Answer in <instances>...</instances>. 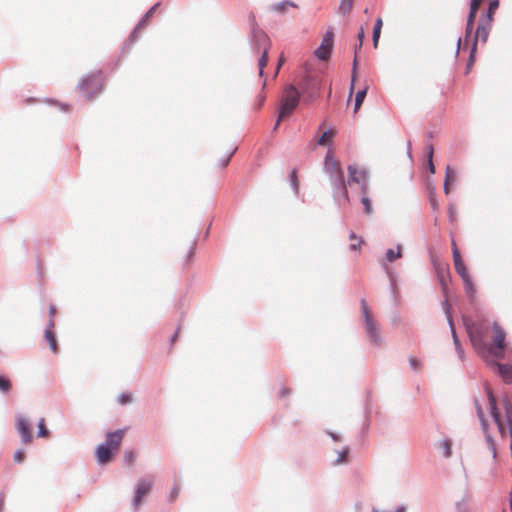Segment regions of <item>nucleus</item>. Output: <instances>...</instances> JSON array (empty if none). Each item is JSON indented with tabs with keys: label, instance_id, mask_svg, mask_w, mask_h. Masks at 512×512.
<instances>
[{
	"label": "nucleus",
	"instance_id": "1",
	"mask_svg": "<svg viewBox=\"0 0 512 512\" xmlns=\"http://www.w3.org/2000/svg\"><path fill=\"white\" fill-rule=\"evenodd\" d=\"M324 171L328 175L335 202L339 205L342 203H348L349 194L344 177V171L340 162L334 158L331 152H328L325 157Z\"/></svg>",
	"mask_w": 512,
	"mask_h": 512
},
{
	"label": "nucleus",
	"instance_id": "2",
	"mask_svg": "<svg viewBox=\"0 0 512 512\" xmlns=\"http://www.w3.org/2000/svg\"><path fill=\"white\" fill-rule=\"evenodd\" d=\"M77 91L86 101H92L102 94L104 89V75L101 70H96L82 76L76 86Z\"/></svg>",
	"mask_w": 512,
	"mask_h": 512
},
{
	"label": "nucleus",
	"instance_id": "3",
	"mask_svg": "<svg viewBox=\"0 0 512 512\" xmlns=\"http://www.w3.org/2000/svg\"><path fill=\"white\" fill-rule=\"evenodd\" d=\"M361 311L364 317V330L370 341L377 347L383 345L384 340L381 336L379 325L373 319L372 313L364 299L361 300Z\"/></svg>",
	"mask_w": 512,
	"mask_h": 512
},
{
	"label": "nucleus",
	"instance_id": "4",
	"mask_svg": "<svg viewBox=\"0 0 512 512\" xmlns=\"http://www.w3.org/2000/svg\"><path fill=\"white\" fill-rule=\"evenodd\" d=\"M251 37H252V45L254 47H257L258 49H260L262 46L264 47L263 52H262L260 58L258 59L259 75L263 76L264 68L266 67V65L268 63V48L266 46L268 43V36L253 21Z\"/></svg>",
	"mask_w": 512,
	"mask_h": 512
},
{
	"label": "nucleus",
	"instance_id": "5",
	"mask_svg": "<svg viewBox=\"0 0 512 512\" xmlns=\"http://www.w3.org/2000/svg\"><path fill=\"white\" fill-rule=\"evenodd\" d=\"M299 87L303 102L309 104L319 96L321 80L318 76L307 74L301 80Z\"/></svg>",
	"mask_w": 512,
	"mask_h": 512
},
{
	"label": "nucleus",
	"instance_id": "6",
	"mask_svg": "<svg viewBox=\"0 0 512 512\" xmlns=\"http://www.w3.org/2000/svg\"><path fill=\"white\" fill-rule=\"evenodd\" d=\"M301 99V93L299 89L293 85L289 84L285 90L284 95L281 99L280 105V119H283L289 116L294 109L298 106Z\"/></svg>",
	"mask_w": 512,
	"mask_h": 512
},
{
	"label": "nucleus",
	"instance_id": "7",
	"mask_svg": "<svg viewBox=\"0 0 512 512\" xmlns=\"http://www.w3.org/2000/svg\"><path fill=\"white\" fill-rule=\"evenodd\" d=\"M152 481L146 479V478H140L137 480L135 488H134V496L131 502V506L133 510H138L143 498L149 494V492L152 489Z\"/></svg>",
	"mask_w": 512,
	"mask_h": 512
},
{
	"label": "nucleus",
	"instance_id": "8",
	"mask_svg": "<svg viewBox=\"0 0 512 512\" xmlns=\"http://www.w3.org/2000/svg\"><path fill=\"white\" fill-rule=\"evenodd\" d=\"M348 179L346 181L347 185L352 184H360L366 180L370 179L369 171L362 166H359L356 163L349 164L347 167Z\"/></svg>",
	"mask_w": 512,
	"mask_h": 512
},
{
	"label": "nucleus",
	"instance_id": "9",
	"mask_svg": "<svg viewBox=\"0 0 512 512\" xmlns=\"http://www.w3.org/2000/svg\"><path fill=\"white\" fill-rule=\"evenodd\" d=\"M15 428L23 444H28L32 441L30 422L22 413L15 414Z\"/></svg>",
	"mask_w": 512,
	"mask_h": 512
},
{
	"label": "nucleus",
	"instance_id": "10",
	"mask_svg": "<svg viewBox=\"0 0 512 512\" xmlns=\"http://www.w3.org/2000/svg\"><path fill=\"white\" fill-rule=\"evenodd\" d=\"M493 342L490 346V351L494 354L496 357H502L503 356V350H504V342H505V331L496 323H493Z\"/></svg>",
	"mask_w": 512,
	"mask_h": 512
},
{
	"label": "nucleus",
	"instance_id": "11",
	"mask_svg": "<svg viewBox=\"0 0 512 512\" xmlns=\"http://www.w3.org/2000/svg\"><path fill=\"white\" fill-rule=\"evenodd\" d=\"M475 406H476L477 416H478V418L480 420L481 428H482V431L484 433V436H485L488 448H489V450L492 453V457L495 459L496 456H497L495 440L491 436V434L488 432V427H487L488 425H487V422H486L485 417H484L483 409L479 405L477 400H475Z\"/></svg>",
	"mask_w": 512,
	"mask_h": 512
},
{
	"label": "nucleus",
	"instance_id": "12",
	"mask_svg": "<svg viewBox=\"0 0 512 512\" xmlns=\"http://www.w3.org/2000/svg\"><path fill=\"white\" fill-rule=\"evenodd\" d=\"M334 33L331 29H328L323 35V40L320 47L315 51L316 56L320 60H327L332 51Z\"/></svg>",
	"mask_w": 512,
	"mask_h": 512
},
{
	"label": "nucleus",
	"instance_id": "13",
	"mask_svg": "<svg viewBox=\"0 0 512 512\" xmlns=\"http://www.w3.org/2000/svg\"><path fill=\"white\" fill-rule=\"evenodd\" d=\"M443 309H444V312L446 314L447 321H448V324H449V327H450V330H451V334H452L455 350L458 353L459 357L462 358V356H463V349L461 348L460 341H459V339H458V337L456 335L455 327H454V323H453V319H452V315H451L450 308H449V305H448L447 301H444Z\"/></svg>",
	"mask_w": 512,
	"mask_h": 512
},
{
	"label": "nucleus",
	"instance_id": "14",
	"mask_svg": "<svg viewBox=\"0 0 512 512\" xmlns=\"http://www.w3.org/2000/svg\"><path fill=\"white\" fill-rule=\"evenodd\" d=\"M492 27V22H488L484 19H481L478 23L476 33L473 40H476V43L478 42V39L480 38L482 42H486L490 33Z\"/></svg>",
	"mask_w": 512,
	"mask_h": 512
},
{
	"label": "nucleus",
	"instance_id": "15",
	"mask_svg": "<svg viewBox=\"0 0 512 512\" xmlns=\"http://www.w3.org/2000/svg\"><path fill=\"white\" fill-rule=\"evenodd\" d=\"M53 327H54V320L49 319L48 325L44 331V338L49 343L50 350L54 354H56L58 352V344H57L56 336L53 331Z\"/></svg>",
	"mask_w": 512,
	"mask_h": 512
},
{
	"label": "nucleus",
	"instance_id": "16",
	"mask_svg": "<svg viewBox=\"0 0 512 512\" xmlns=\"http://www.w3.org/2000/svg\"><path fill=\"white\" fill-rule=\"evenodd\" d=\"M122 437H123V430L117 429L114 432H109L106 435V439L103 442V444L106 445L107 447L111 448L113 451H116L121 442Z\"/></svg>",
	"mask_w": 512,
	"mask_h": 512
},
{
	"label": "nucleus",
	"instance_id": "17",
	"mask_svg": "<svg viewBox=\"0 0 512 512\" xmlns=\"http://www.w3.org/2000/svg\"><path fill=\"white\" fill-rule=\"evenodd\" d=\"M113 452L114 451L111 448L107 447L103 443H100L96 448L95 457L99 463L103 464L110 460Z\"/></svg>",
	"mask_w": 512,
	"mask_h": 512
},
{
	"label": "nucleus",
	"instance_id": "18",
	"mask_svg": "<svg viewBox=\"0 0 512 512\" xmlns=\"http://www.w3.org/2000/svg\"><path fill=\"white\" fill-rule=\"evenodd\" d=\"M297 4L290 0H283L269 6L271 11L279 14H285L289 8H296Z\"/></svg>",
	"mask_w": 512,
	"mask_h": 512
},
{
	"label": "nucleus",
	"instance_id": "19",
	"mask_svg": "<svg viewBox=\"0 0 512 512\" xmlns=\"http://www.w3.org/2000/svg\"><path fill=\"white\" fill-rule=\"evenodd\" d=\"M452 445L453 442L449 438H443L436 443V448L442 451L444 458H450L452 456Z\"/></svg>",
	"mask_w": 512,
	"mask_h": 512
},
{
	"label": "nucleus",
	"instance_id": "20",
	"mask_svg": "<svg viewBox=\"0 0 512 512\" xmlns=\"http://www.w3.org/2000/svg\"><path fill=\"white\" fill-rule=\"evenodd\" d=\"M496 367L498 373L503 377V379L506 382H512V365L497 363Z\"/></svg>",
	"mask_w": 512,
	"mask_h": 512
},
{
	"label": "nucleus",
	"instance_id": "21",
	"mask_svg": "<svg viewBox=\"0 0 512 512\" xmlns=\"http://www.w3.org/2000/svg\"><path fill=\"white\" fill-rule=\"evenodd\" d=\"M160 5V3L154 4L140 19L138 24L136 25V29H143L147 25L148 20L153 16L155 10Z\"/></svg>",
	"mask_w": 512,
	"mask_h": 512
},
{
	"label": "nucleus",
	"instance_id": "22",
	"mask_svg": "<svg viewBox=\"0 0 512 512\" xmlns=\"http://www.w3.org/2000/svg\"><path fill=\"white\" fill-rule=\"evenodd\" d=\"M382 25H383L382 19L380 17L377 18L375 21L373 33H372V41H373V46L375 48L378 46V41L380 38Z\"/></svg>",
	"mask_w": 512,
	"mask_h": 512
},
{
	"label": "nucleus",
	"instance_id": "23",
	"mask_svg": "<svg viewBox=\"0 0 512 512\" xmlns=\"http://www.w3.org/2000/svg\"><path fill=\"white\" fill-rule=\"evenodd\" d=\"M367 91H368V86H365L363 89L359 90L356 93L355 102H354V113H356L359 110L362 103L364 102L365 97L367 95Z\"/></svg>",
	"mask_w": 512,
	"mask_h": 512
},
{
	"label": "nucleus",
	"instance_id": "24",
	"mask_svg": "<svg viewBox=\"0 0 512 512\" xmlns=\"http://www.w3.org/2000/svg\"><path fill=\"white\" fill-rule=\"evenodd\" d=\"M11 388V380L7 376L0 374V393L6 395L10 392Z\"/></svg>",
	"mask_w": 512,
	"mask_h": 512
},
{
	"label": "nucleus",
	"instance_id": "25",
	"mask_svg": "<svg viewBox=\"0 0 512 512\" xmlns=\"http://www.w3.org/2000/svg\"><path fill=\"white\" fill-rule=\"evenodd\" d=\"M349 448L344 447L342 450L338 451L337 458L333 461V466H339L347 462L348 459Z\"/></svg>",
	"mask_w": 512,
	"mask_h": 512
},
{
	"label": "nucleus",
	"instance_id": "26",
	"mask_svg": "<svg viewBox=\"0 0 512 512\" xmlns=\"http://www.w3.org/2000/svg\"><path fill=\"white\" fill-rule=\"evenodd\" d=\"M386 259L389 262H394L395 260L402 257V246L400 244L397 245V251H394L393 249H388L386 251Z\"/></svg>",
	"mask_w": 512,
	"mask_h": 512
},
{
	"label": "nucleus",
	"instance_id": "27",
	"mask_svg": "<svg viewBox=\"0 0 512 512\" xmlns=\"http://www.w3.org/2000/svg\"><path fill=\"white\" fill-rule=\"evenodd\" d=\"M181 491V485L177 481L174 482L171 490L168 493L167 500L169 502H174L178 498Z\"/></svg>",
	"mask_w": 512,
	"mask_h": 512
},
{
	"label": "nucleus",
	"instance_id": "28",
	"mask_svg": "<svg viewBox=\"0 0 512 512\" xmlns=\"http://www.w3.org/2000/svg\"><path fill=\"white\" fill-rule=\"evenodd\" d=\"M454 266L461 279L468 278L470 276L463 261L454 262Z\"/></svg>",
	"mask_w": 512,
	"mask_h": 512
},
{
	"label": "nucleus",
	"instance_id": "29",
	"mask_svg": "<svg viewBox=\"0 0 512 512\" xmlns=\"http://www.w3.org/2000/svg\"><path fill=\"white\" fill-rule=\"evenodd\" d=\"M499 7V0H492L489 3L488 10L486 12V18L484 20L488 22H492L493 20V14L496 11V9Z\"/></svg>",
	"mask_w": 512,
	"mask_h": 512
},
{
	"label": "nucleus",
	"instance_id": "30",
	"mask_svg": "<svg viewBox=\"0 0 512 512\" xmlns=\"http://www.w3.org/2000/svg\"><path fill=\"white\" fill-rule=\"evenodd\" d=\"M289 181H290V186H291L294 194L298 195V193H299V181H298L297 172H296L295 169L291 172V174L289 176Z\"/></svg>",
	"mask_w": 512,
	"mask_h": 512
},
{
	"label": "nucleus",
	"instance_id": "31",
	"mask_svg": "<svg viewBox=\"0 0 512 512\" xmlns=\"http://www.w3.org/2000/svg\"><path fill=\"white\" fill-rule=\"evenodd\" d=\"M361 203L363 205L364 213L371 215L373 213L372 201L369 196H361Z\"/></svg>",
	"mask_w": 512,
	"mask_h": 512
},
{
	"label": "nucleus",
	"instance_id": "32",
	"mask_svg": "<svg viewBox=\"0 0 512 512\" xmlns=\"http://www.w3.org/2000/svg\"><path fill=\"white\" fill-rule=\"evenodd\" d=\"M117 402L120 404V405H128V404H131L133 402V397L130 393L128 392H123L121 393L118 398H117Z\"/></svg>",
	"mask_w": 512,
	"mask_h": 512
},
{
	"label": "nucleus",
	"instance_id": "33",
	"mask_svg": "<svg viewBox=\"0 0 512 512\" xmlns=\"http://www.w3.org/2000/svg\"><path fill=\"white\" fill-rule=\"evenodd\" d=\"M408 362H409V366L410 368L415 371V372H419L421 369H422V363L421 361L415 357V356H410L408 358Z\"/></svg>",
	"mask_w": 512,
	"mask_h": 512
},
{
	"label": "nucleus",
	"instance_id": "34",
	"mask_svg": "<svg viewBox=\"0 0 512 512\" xmlns=\"http://www.w3.org/2000/svg\"><path fill=\"white\" fill-rule=\"evenodd\" d=\"M476 14L469 13L467 17V23H466V29L465 34L466 37L470 35L473 31L474 22H475Z\"/></svg>",
	"mask_w": 512,
	"mask_h": 512
},
{
	"label": "nucleus",
	"instance_id": "35",
	"mask_svg": "<svg viewBox=\"0 0 512 512\" xmlns=\"http://www.w3.org/2000/svg\"><path fill=\"white\" fill-rule=\"evenodd\" d=\"M452 176H453L452 171H451L450 167L447 166L446 171H445L444 185H443V190H444L445 194L450 193L449 181L451 180Z\"/></svg>",
	"mask_w": 512,
	"mask_h": 512
},
{
	"label": "nucleus",
	"instance_id": "36",
	"mask_svg": "<svg viewBox=\"0 0 512 512\" xmlns=\"http://www.w3.org/2000/svg\"><path fill=\"white\" fill-rule=\"evenodd\" d=\"M48 434H49V430L45 427L44 419L41 418L40 421L38 422L37 436L44 438V437H47Z\"/></svg>",
	"mask_w": 512,
	"mask_h": 512
},
{
	"label": "nucleus",
	"instance_id": "37",
	"mask_svg": "<svg viewBox=\"0 0 512 512\" xmlns=\"http://www.w3.org/2000/svg\"><path fill=\"white\" fill-rule=\"evenodd\" d=\"M463 280V283H464V289L466 291L467 294H473L475 292V288H474V284L471 280V277L469 276L468 278H464L462 279Z\"/></svg>",
	"mask_w": 512,
	"mask_h": 512
},
{
	"label": "nucleus",
	"instance_id": "38",
	"mask_svg": "<svg viewBox=\"0 0 512 512\" xmlns=\"http://www.w3.org/2000/svg\"><path fill=\"white\" fill-rule=\"evenodd\" d=\"M354 0H341V4L339 9L343 10L344 14H347L351 11Z\"/></svg>",
	"mask_w": 512,
	"mask_h": 512
},
{
	"label": "nucleus",
	"instance_id": "39",
	"mask_svg": "<svg viewBox=\"0 0 512 512\" xmlns=\"http://www.w3.org/2000/svg\"><path fill=\"white\" fill-rule=\"evenodd\" d=\"M476 48H477L476 47V40H473L471 51H470V55H469V60H468V63H467V72L469 71L470 67L473 65Z\"/></svg>",
	"mask_w": 512,
	"mask_h": 512
},
{
	"label": "nucleus",
	"instance_id": "40",
	"mask_svg": "<svg viewBox=\"0 0 512 512\" xmlns=\"http://www.w3.org/2000/svg\"><path fill=\"white\" fill-rule=\"evenodd\" d=\"M358 185L360 186L361 196H364V195L368 196L369 191H370V179L366 180Z\"/></svg>",
	"mask_w": 512,
	"mask_h": 512
},
{
	"label": "nucleus",
	"instance_id": "41",
	"mask_svg": "<svg viewBox=\"0 0 512 512\" xmlns=\"http://www.w3.org/2000/svg\"><path fill=\"white\" fill-rule=\"evenodd\" d=\"M138 30L139 29H136V27L133 29V31L131 32V34L128 37V40H127L125 46L131 47L137 41V39H138L137 31Z\"/></svg>",
	"mask_w": 512,
	"mask_h": 512
},
{
	"label": "nucleus",
	"instance_id": "42",
	"mask_svg": "<svg viewBox=\"0 0 512 512\" xmlns=\"http://www.w3.org/2000/svg\"><path fill=\"white\" fill-rule=\"evenodd\" d=\"M482 0H471L470 1V11L469 13L476 14L478 12L479 6Z\"/></svg>",
	"mask_w": 512,
	"mask_h": 512
},
{
	"label": "nucleus",
	"instance_id": "43",
	"mask_svg": "<svg viewBox=\"0 0 512 512\" xmlns=\"http://www.w3.org/2000/svg\"><path fill=\"white\" fill-rule=\"evenodd\" d=\"M333 135V132L331 130H327L325 131L321 137L318 139L317 141V144L318 145H325L326 144V141H327V138L332 136Z\"/></svg>",
	"mask_w": 512,
	"mask_h": 512
},
{
	"label": "nucleus",
	"instance_id": "44",
	"mask_svg": "<svg viewBox=\"0 0 512 512\" xmlns=\"http://www.w3.org/2000/svg\"><path fill=\"white\" fill-rule=\"evenodd\" d=\"M24 457H25L24 451L22 449H20L14 453L13 459L15 462L21 463L24 460Z\"/></svg>",
	"mask_w": 512,
	"mask_h": 512
},
{
	"label": "nucleus",
	"instance_id": "45",
	"mask_svg": "<svg viewBox=\"0 0 512 512\" xmlns=\"http://www.w3.org/2000/svg\"><path fill=\"white\" fill-rule=\"evenodd\" d=\"M385 269H386L387 276L390 280L391 292H392V294H394L395 293V279L392 275V272L387 267Z\"/></svg>",
	"mask_w": 512,
	"mask_h": 512
},
{
	"label": "nucleus",
	"instance_id": "46",
	"mask_svg": "<svg viewBox=\"0 0 512 512\" xmlns=\"http://www.w3.org/2000/svg\"><path fill=\"white\" fill-rule=\"evenodd\" d=\"M364 37H365L364 29L361 27L360 31L357 34V38L359 41V48H362Z\"/></svg>",
	"mask_w": 512,
	"mask_h": 512
},
{
	"label": "nucleus",
	"instance_id": "47",
	"mask_svg": "<svg viewBox=\"0 0 512 512\" xmlns=\"http://www.w3.org/2000/svg\"><path fill=\"white\" fill-rule=\"evenodd\" d=\"M232 155H233V153H230L226 158L221 159V160L219 161V165H220V167H222V168L226 167V166L228 165V163H229L230 158H231V156H232Z\"/></svg>",
	"mask_w": 512,
	"mask_h": 512
},
{
	"label": "nucleus",
	"instance_id": "48",
	"mask_svg": "<svg viewBox=\"0 0 512 512\" xmlns=\"http://www.w3.org/2000/svg\"><path fill=\"white\" fill-rule=\"evenodd\" d=\"M290 394V390L286 387H282L280 390H279V395L280 397L282 398H285L287 397L288 395Z\"/></svg>",
	"mask_w": 512,
	"mask_h": 512
},
{
	"label": "nucleus",
	"instance_id": "49",
	"mask_svg": "<svg viewBox=\"0 0 512 512\" xmlns=\"http://www.w3.org/2000/svg\"><path fill=\"white\" fill-rule=\"evenodd\" d=\"M448 213H449L450 220L453 221L456 216V208L453 206H449Z\"/></svg>",
	"mask_w": 512,
	"mask_h": 512
},
{
	"label": "nucleus",
	"instance_id": "50",
	"mask_svg": "<svg viewBox=\"0 0 512 512\" xmlns=\"http://www.w3.org/2000/svg\"><path fill=\"white\" fill-rule=\"evenodd\" d=\"M401 321H402V319H401L400 315H398V314H395L391 319V322L393 325H398L401 323Z\"/></svg>",
	"mask_w": 512,
	"mask_h": 512
},
{
	"label": "nucleus",
	"instance_id": "51",
	"mask_svg": "<svg viewBox=\"0 0 512 512\" xmlns=\"http://www.w3.org/2000/svg\"><path fill=\"white\" fill-rule=\"evenodd\" d=\"M356 71H357V58L354 57L353 67H352V75H351V76H353V80L356 79Z\"/></svg>",
	"mask_w": 512,
	"mask_h": 512
},
{
	"label": "nucleus",
	"instance_id": "52",
	"mask_svg": "<svg viewBox=\"0 0 512 512\" xmlns=\"http://www.w3.org/2000/svg\"><path fill=\"white\" fill-rule=\"evenodd\" d=\"M453 261L454 262L463 261L458 250L453 251Z\"/></svg>",
	"mask_w": 512,
	"mask_h": 512
},
{
	"label": "nucleus",
	"instance_id": "53",
	"mask_svg": "<svg viewBox=\"0 0 512 512\" xmlns=\"http://www.w3.org/2000/svg\"><path fill=\"white\" fill-rule=\"evenodd\" d=\"M427 157H428V160L430 159H433V153H434V148L432 145H428L427 146Z\"/></svg>",
	"mask_w": 512,
	"mask_h": 512
},
{
	"label": "nucleus",
	"instance_id": "54",
	"mask_svg": "<svg viewBox=\"0 0 512 512\" xmlns=\"http://www.w3.org/2000/svg\"><path fill=\"white\" fill-rule=\"evenodd\" d=\"M327 434L331 437L333 441H340V436L337 433L328 431Z\"/></svg>",
	"mask_w": 512,
	"mask_h": 512
},
{
	"label": "nucleus",
	"instance_id": "55",
	"mask_svg": "<svg viewBox=\"0 0 512 512\" xmlns=\"http://www.w3.org/2000/svg\"><path fill=\"white\" fill-rule=\"evenodd\" d=\"M428 169L431 174L435 173V166L433 163V159L428 160Z\"/></svg>",
	"mask_w": 512,
	"mask_h": 512
},
{
	"label": "nucleus",
	"instance_id": "56",
	"mask_svg": "<svg viewBox=\"0 0 512 512\" xmlns=\"http://www.w3.org/2000/svg\"><path fill=\"white\" fill-rule=\"evenodd\" d=\"M430 204H431L432 209L435 210L437 208L438 202H437L435 196L430 197Z\"/></svg>",
	"mask_w": 512,
	"mask_h": 512
},
{
	"label": "nucleus",
	"instance_id": "57",
	"mask_svg": "<svg viewBox=\"0 0 512 512\" xmlns=\"http://www.w3.org/2000/svg\"><path fill=\"white\" fill-rule=\"evenodd\" d=\"M195 253V243H193V245L190 247L188 253H187V258L190 259Z\"/></svg>",
	"mask_w": 512,
	"mask_h": 512
},
{
	"label": "nucleus",
	"instance_id": "58",
	"mask_svg": "<svg viewBox=\"0 0 512 512\" xmlns=\"http://www.w3.org/2000/svg\"><path fill=\"white\" fill-rule=\"evenodd\" d=\"M354 83H355V80H353V76H351V83H350V88H349V98L351 97V95L354 91Z\"/></svg>",
	"mask_w": 512,
	"mask_h": 512
},
{
	"label": "nucleus",
	"instance_id": "59",
	"mask_svg": "<svg viewBox=\"0 0 512 512\" xmlns=\"http://www.w3.org/2000/svg\"><path fill=\"white\" fill-rule=\"evenodd\" d=\"M360 244H361V241H359L356 244H351L350 245V250H353V251L357 250L360 247Z\"/></svg>",
	"mask_w": 512,
	"mask_h": 512
},
{
	"label": "nucleus",
	"instance_id": "60",
	"mask_svg": "<svg viewBox=\"0 0 512 512\" xmlns=\"http://www.w3.org/2000/svg\"><path fill=\"white\" fill-rule=\"evenodd\" d=\"M281 121H282V119H280V114H279V115H278V119H277V121H276V123L274 124V127H273V130H274V131L278 129V127H279V125H280Z\"/></svg>",
	"mask_w": 512,
	"mask_h": 512
},
{
	"label": "nucleus",
	"instance_id": "61",
	"mask_svg": "<svg viewBox=\"0 0 512 512\" xmlns=\"http://www.w3.org/2000/svg\"><path fill=\"white\" fill-rule=\"evenodd\" d=\"M55 311H56L55 307L51 305L50 308H49L50 319H53Z\"/></svg>",
	"mask_w": 512,
	"mask_h": 512
},
{
	"label": "nucleus",
	"instance_id": "62",
	"mask_svg": "<svg viewBox=\"0 0 512 512\" xmlns=\"http://www.w3.org/2000/svg\"><path fill=\"white\" fill-rule=\"evenodd\" d=\"M283 64V59L281 58L278 62V65H277V68H276V71H275V76L278 74L279 70H280V67L282 66Z\"/></svg>",
	"mask_w": 512,
	"mask_h": 512
},
{
	"label": "nucleus",
	"instance_id": "63",
	"mask_svg": "<svg viewBox=\"0 0 512 512\" xmlns=\"http://www.w3.org/2000/svg\"><path fill=\"white\" fill-rule=\"evenodd\" d=\"M406 510V507L404 505L398 506L395 510V512H404Z\"/></svg>",
	"mask_w": 512,
	"mask_h": 512
},
{
	"label": "nucleus",
	"instance_id": "64",
	"mask_svg": "<svg viewBox=\"0 0 512 512\" xmlns=\"http://www.w3.org/2000/svg\"><path fill=\"white\" fill-rule=\"evenodd\" d=\"M60 109H61L62 111H64V112L68 111V105H67V104L62 103V104H60Z\"/></svg>",
	"mask_w": 512,
	"mask_h": 512
}]
</instances>
